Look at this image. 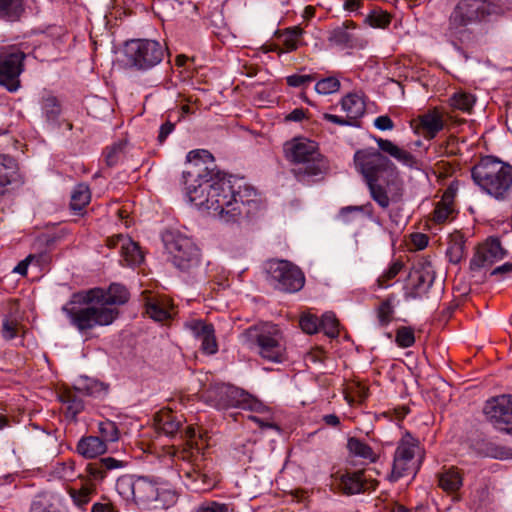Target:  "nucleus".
I'll list each match as a JSON object with an SVG mask.
<instances>
[{
  "mask_svg": "<svg viewBox=\"0 0 512 512\" xmlns=\"http://www.w3.org/2000/svg\"><path fill=\"white\" fill-rule=\"evenodd\" d=\"M474 183L498 201L512 194V166L493 156H486L471 169Z\"/></svg>",
  "mask_w": 512,
  "mask_h": 512,
  "instance_id": "5",
  "label": "nucleus"
},
{
  "mask_svg": "<svg viewBox=\"0 0 512 512\" xmlns=\"http://www.w3.org/2000/svg\"><path fill=\"white\" fill-rule=\"evenodd\" d=\"M390 190V195L387 189L380 182L367 183L370 197L382 209H387L390 203H397L402 200L404 194L403 182L400 179H391L384 181Z\"/></svg>",
  "mask_w": 512,
  "mask_h": 512,
  "instance_id": "19",
  "label": "nucleus"
},
{
  "mask_svg": "<svg viewBox=\"0 0 512 512\" xmlns=\"http://www.w3.org/2000/svg\"><path fill=\"white\" fill-rule=\"evenodd\" d=\"M356 27L353 21H345L340 26L335 27L328 37L331 44L343 48H351L354 46V35L350 30Z\"/></svg>",
  "mask_w": 512,
  "mask_h": 512,
  "instance_id": "28",
  "label": "nucleus"
},
{
  "mask_svg": "<svg viewBox=\"0 0 512 512\" xmlns=\"http://www.w3.org/2000/svg\"><path fill=\"white\" fill-rule=\"evenodd\" d=\"M414 121L417 123L416 132L427 140L434 139L445 126L441 113L436 109L419 115Z\"/></svg>",
  "mask_w": 512,
  "mask_h": 512,
  "instance_id": "21",
  "label": "nucleus"
},
{
  "mask_svg": "<svg viewBox=\"0 0 512 512\" xmlns=\"http://www.w3.org/2000/svg\"><path fill=\"white\" fill-rule=\"evenodd\" d=\"M157 423L163 433L173 436L180 429L182 420L177 419L171 411H163L157 416Z\"/></svg>",
  "mask_w": 512,
  "mask_h": 512,
  "instance_id": "40",
  "label": "nucleus"
},
{
  "mask_svg": "<svg viewBox=\"0 0 512 512\" xmlns=\"http://www.w3.org/2000/svg\"><path fill=\"white\" fill-rule=\"evenodd\" d=\"M175 128V125L169 121L162 124L160 127L159 135H158V141L159 143H163L169 134L173 132Z\"/></svg>",
  "mask_w": 512,
  "mask_h": 512,
  "instance_id": "61",
  "label": "nucleus"
},
{
  "mask_svg": "<svg viewBox=\"0 0 512 512\" xmlns=\"http://www.w3.org/2000/svg\"><path fill=\"white\" fill-rule=\"evenodd\" d=\"M201 346L200 349L202 353L206 355H214L218 351V343L215 336L214 327L209 330L200 340Z\"/></svg>",
  "mask_w": 512,
  "mask_h": 512,
  "instance_id": "53",
  "label": "nucleus"
},
{
  "mask_svg": "<svg viewBox=\"0 0 512 512\" xmlns=\"http://www.w3.org/2000/svg\"><path fill=\"white\" fill-rule=\"evenodd\" d=\"M95 493V486L93 484H84L80 489H69V495L73 500V503L79 507L84 508Z\"/></svg>",
  "mask_w": 512,
  "mask_h": 512,
  "instance_id": "42",
  "label": "nucleus"
},
{
  "mask_svg": "<svg viewBox=\"0 0 512 512\" xmlns=\"http://www.w3.org/2000/svg\"><path fill=\"white\" fill-rule=\"evenodd\" d=\"M506 251L502 248L499 239L489 238L480 244L470 260V269L478 271L494 264L505 257Z\"/></svg>",
  "mask_w": 512,
  "mask_h": 512,
  "instance_id": "18",
  "label": "nucleus"
},
{
  "mask_svg": "<svg viewBox=\"0 0 512 512\" xmlns=\"http://www.w3.org/2000/svg\"><path fill=\"white\" fill-rule=\"evenodd\" d=\"M396 344L401 348H409L415 343L414 329L408 326H401L396 330Z\"/></svg>",
  "mask_w": 512,
  "mask_h": 512,
  "instance_id": "52",
  "label": "nucleus"
},
{
  "mask_svg": "<svg viewBox=\"0 0 512 512\" xmlns=\"http://www.w3.org/2000/svg\"><path fill=\"white\" fill-rule=\"evenodd\" d=\"M395 296L389 295L376 308V317L378 325L381 328L387 327L394 319L395 314Z\"/></svg>",
  "mask_w": 512,
  "mask_h": 512,
  "instance_id": "37",
  "label": "nucleus"
},
{
  "mask_svg": "<svg viewBox=\"0 0 512 512\" xmlns=\"http://www.w3.org/2000/svg\"><path fill=\"white\" fill-rule=\"evenodd\" d=\"M323 118L329 122H332L334 124L340 125V126H351L353 125L352 121L349 118H343L334 114L325 113L323 115Z\"/></svg>",
  "mask_w": 512,
  "mask_h": 512,
  "instance_id": "60",
  "label": "nucleus"
},
{
  "mask_svg": "<svg viewBox=\"0 0 512 512\" xmlns=\"http://www.w3.org/2000/svg\"><path fill=\"white\" fill-rule=\"evenodd\" d=\"M77 389L79 391L84 392L87 395L95 396V397L106 395L108 392V386H106L104 383L99 382L94 379H88V378L83 380L79 384Z\"/></svg>",
  "mask_w": 512,
  "mask_h": 512,
  "instance_id": "45",
  "label": "nucleus"
},
{
  "mask_svg": "<svg viewBox=\"0 0 512 512\" xmlns=\"http://www.w3.org/2000/svg\"><path fill=\"white\" fill-rule=\"evenodd\" d=\"M379 150L366 148L354 154L356 170L361 173L367 183L381 182L398 178L396 165L381 152L388 154L401 164L413 168L417 161L409 151L397 146L391 140L374 137Z\"/></svg>",
  "mask_w": 512,
  "mask_h": 512,
  "instance_id": "3",
  "label": "nucleus"
},
{
  "mask_svg": "<svg viewBox=\"0 0 512 512\" xmlns=\"http://www.w3.org/2000/svg\"><path fill=\"white\" fill-rule=\"evenodd\" d=\"M340 81L334 76L322 78L315 84V91L321 95H329L339 91Z\"/></svg>",
  "mask_w": 512,
  "mask_h": 512,
  "instance_id": "49",
  "label": "nucleus"
},
{
  "mask_svg": "<svg viewBox=\"0 0 512 512\" xmlns=\"http://www.w3.org/2000/svg\"><path fill=\"white\" fill-rule=\"evenodd\" d=\"M450 105L458 110L469 113L475 104V97L466 92H457L449 100Z\"/></svg>",
  "mask_w": 512,
  "mask_h": 512,
  "instance_id": "43",
  "label": "nucleus"
},
{
  "mask_svg": "<svg viewBox=\"0 0 512 512\" xmlns=\"http://www.w3.org/2000/svg\"><path fill=\"white\" fill-rule=\"evenodd\" d=\"M512 275V263H504L496 268H494L491 272V276H499L500 279H505Z\"/></svg>",
  "mask_w": 512,
  "mask_h": 512,
  "instance_id": "59",
  "label": "nucleus"
},
{
  "mask_svg": "<svg viewBox=\"0 0 512 512\" xmlns=\"http://www.w3.org/2000/svg\"><path fill=\"white\" fill-rule=\"evenodd\" d=\"M347 448L349 452L355 456L369 460L370 462H376L378 456L373 449L356 437H350L347 442Z\"/></svg>",
  "mask_w": 512,
  "mask_h": 512,
  "instance_id": "39",
  "label": "nucleus"
},
{
  "mask_svg": "<svg viewBox=\"0 0 512 512\" xmlns=\"http://www.w3.org/2000/svg\"><path fill=\"white\" fill-rule=\"evenodd\" d=\"M60 401L66 406V416L75 419L84 409L83 400L71 390H65L59 395Z\"/></svg>",
  "mask_w": 512,
  "mask_h": 512,
  "instance_id": "36",
  "label": "nucleus"
},
{
  "mask_svg": "<svg viewBox=\"0 0 512 512\" xmlns=\"http://www.w3.org/2000/svg\"><path fill=\"white\" fill-rule=\"evenodd\" d=\"M242 337L252 350H255L263 359L279 363L285 358V343L283 335L277 325L260 323L246 329Z\"/></svg>",
  "mask_w": 512,
  "mask_h": 512,
  "instance_id": "7",
  "label": "nucleus"
},
{
  "mask_svg": "<svg viewBox=\"0 0 512 512\" xmlns=\"http://www.w3.org/2000/svg\"><path fill=\"white\" fill-rule=\"evenodd\" d=\"M374 126L381 131H387L394 128V122L388 115H381L374 120Z\"/></svg>",
  "mask_w": 512,
  "mask_h": 512,
  "instance_id": "58",
  "label": "nucleus"
},
{
  "mask_svg": "<svg viewBox=\"0 0 512 512\" xmlns=\"http://www.w3.org/2000/svg\"><path fill=\"white\" fill-rule=\"evenodd\" d=\"M185 327L188 329L192 335L200 341L201 338L209 332L214 326L211 323H207L200 319H191L185 322Z\"/></svg>",
  "mask_w": 512,
  "mask_h": 512,
  "instance_id": "51",
  "label": "nucleus"
},
{
  "mask_svg": "<svg viewBox=\"0 0 512 512\" xmlns=\"http://www.w3.org/2000/svg\"><path fill=\"white\" fill-rule=\"evenodd\" d=\"M300 327L307 334H314L320 331V320L312 314L303 315L300 318Z\"/></svg>",
  "mask_w": 512,
  "mask_h": 512,
  "instance_id": "54",
  "label": "nucleus"
},
{
  "mask_svg": "<svg viewBox=\"0 0 512 512\" xmlns=\"http://www.w3.org/2000/svg\"><path fill=\"white\" fill-rule=\"evenodd\" d=\"M128 299L126 287L114 283L107 290L95 288L73 294L62 311L73 327L86 333L96 327L111 325L119 316L115 306L125 304Z\"/></svg>",
  "mask_w": 512,
  "mask_h": 512,
  "instance_id": "2",
  "label": "nucleus"
},
{
  "mask_svg": "<svg viewBox=\"0 0 512 512\" xmlns=\"http://www.w3.org/2000/svg\"><path fill=\"white\" fill-rule=\"evenodd\" d=\"M17 171L16 160L9 155L0 154V196L4 195L6 187L12 182Z\"/></svg>",
  "mask_w": 512,
  "mask_h": 512,
  "instance_id": "33",
  "label": "nucleus"
},
{
  "mask_svg": "<svg viewBox=\"0 0 512 512\" xmlns=\"http://www.w3.org/2000/svg\"><path fill=\"white\" fill-rule=\"evenodd\" d=\"M123 466V461L117 460L113 457H105L96 462L89 463L86 467V471L90 480L102 481L106 477L108 471L119 469Z\"/></svg>",
  "mask_w": 512,
  "mask_h": 512,
  "instance_id": "25",
  "label": "nucleus"
},
{
  "mask_svg": "<svg viewBox=\"0 0 512 512\" xmlns=\"http://www.w3.org/2000/svg\"><path fill=\"white\" fill-rule=\"evenodd\" d=\"M412 242L418 249H424L428 245V237L421 233L412 235Z\"/></svg>",
  "mask_w": 512,
  "mask_h": 512,
  "instance_id": "63",
  "label": "nucleus"
},
{
  "mask_svg": "<svg viewBox=\"0 0 512 512\" xmlns=\"http://www.w3.org/2000/svg\"><path fill=\"white\" fill-rule=\"evenodd\" d=\"M484 413L495 426L512 434V395L504 394L488 400Z\"/></svg>",
  "mask_w": 512,
  "mask_h": 512,
  "instance_id": "17",
  "label": "nucleus"
},
{
  "mask_svg": "<svg viewBox=\"0 0 512 512\" xmlns=\"http://www.w3.org/2000/svg\"><path fill=\"white\" fill-rule=\"evenodd\" d=\"M123 145L117 143L106 149L105 159L108 166H114L117 164L120 154L122 152Z\"/></svg>",
  "mask_w": 512,
  "mask_h": 512,
  "instance_id": "57",
  "label": "nucleus"
},
{
  "mask_svg": "<svg viewBox=\"0 0 512 512\" xmlns=\"http://www.w3.org/2000/svg\"><path fill=\"white\" fill-rule=\"evenodd\" d=\"M206 402L218 410L241 408L249 411H260L261 402L242 389L228 384H213L205 392Z\"/></svg>",
  "mask_w": 512,
  "mask_h": 512,
  "instance_id": "10",
  "label": "nucleus"
},
{
  "mask_svg": "<svg viewBox=\"0 0 512 512\" xmlns=\"http://www.w3.org/2000/svg\"><path fill=\"white\" fill-rule=\"evenodd\" d=\"M23 12V0H0V18L16 21L19 20Z\"/></svg>",
  "mask_w": 512,
  "mask_h": 512,
  "instance_id": "38",
  "label": "nucleus"
},
{
  "mask_svg": "<svg viewBox=\"0 0 512 512\" xmlns=\"http://www.w3.org/2000/svg\"><path fill=\"white\" fill-rule=\"evenodd\" d=\"M19 329L17 321L6 319L3 322L2 336L5 340H12L18 335Z\"/></svg>",
  "mask_w": 512,
  "mask_h": 512,
  "instance_id": "55",
  "label": "nucleus"
},
{
  "mask_svg": "<svg viewBox=\"0 0 512 512\" xmlns=\"http://www.w3.org/2000/svg\"><path fill=\"white\" fill-rule=\"evenodd\" d=\"M320 330L330 338H336L339 335V322L335 314L326 312L320 319Z\"/></svg>",
  "mask_w": 512,
  "mask_h": 512,
  "instance_id": "44",
  "label": "nucleus"
},
{
  "mask_svg": "<svg viewBox=\"0 0 512 512\" xmlns=\"http://www.w3.org/2000/svg\"><path fill=\"white\" fill-rule=\"evenodd\" d=\"M341 108L352 123L361 118L366 111V104L362 96L357 93H348L341 100Z\"/></svg>",
  "mask_w": 512,
  "mask_h": 512,
  "instance_id": "29",
  "label": "nucleus"
},
{
  "mask_svg": "<svg viewBox=\"0 0 512 512\" xmlns=\"http://www.w3.org/2000/svg\"><path fill=\"white\" fill-rule=\"evenodd\" d=\"M285 158L298 165L292 173L299 182L310 183L311 179L327 170V162L321 155L316 142L307 138H294L283 145Z\"/></svg>",
  "mask_w": 512,
  "mask_h": 512,
  "instance_id": "6",
  "label": "nucleus"
},
{
  "mask_svg": "<svg viewBox=\"0 0 512 512\" xmlns=\"http://www.w3.org/2000/svg\"><path fill=\"white\" fill-rule=\"evenodd\" d=\"M26 54L17 46L0 50V86L9 92H16L20 86V75L24 71Z\"/></svg>",
  "mask_w": 512,
  "mask_h": 512,
  "instance_id": "15",
  "label": "nucleus"
},
{
  "mask_svg": "<svg viewBox=\"0 0 512 512\" xmlns=\"http://www.w3.org/2000/svg\"><path fill=\"white\" fill-rule=\"evenodd\" d=\"M182 178L191 203L210 210L226 223L252 218L261 208L256 190L243 178L214 171V157L204 149L187 154Z\"/></svg>",
  "mask_w": 512,
  "mask_h": 512,
  "instance_id": "1",
  "label": "nucleus"
},
{
  "mask_svg": "<svg viewBox=\"0 0 512 512\" xmlns=\"http://www.w3.org/2000/svg\"><path fill=\"white\" fill-rule=\"evenodd\" d=\"M166 54V48L152 39H131L124 46V57L129 69L147 72L159 65Z\"/></svg>",
  "mask_w": 512,
  "mask_h": 512,
  "instance_id": "8",
  "label": "nucleus"
},
{
  "mask_svg": "<svg viewBox=\"0 0 512 512\" xmlns=\"http://www.w3.org/2000/svg\"><path fill=\"white\" fill-rule=\"evenodd\" d=\"M90 188L85 183L77 184L71 194L70 208L76 214L82 215V211L90 203Z\"/></svg>",
  "mask_w": 512,
  "mask_h": 512,
  "instance_id": "35",
  "label": "nucleus"
},
{
  "mask_svg": "<svg viewBox=\"0 0 512 512\" xmlns=\"http://www.w3.org/2000/svg\"><path fill=\"white\" fill-rule=\"evenodd\" d=\"M315 79L314 75L293 74L286 78V82L291 87H306Z\"/></svg>",
  "mask_w": 512,
  "mask_h": 512,
  "instance_id": "56",
  "label": "nucleus"
},
{
  "mask_svg": "<svg viewBox=\"0 0 512 512\" xmlns=\"http://www.w3.org/2000/svg\"><path fill=\"white\" fill-rule=\"evenodd\" d=\"M303 29L298 26L289 27L285 30H278L275 39L279 41L281 52L287 53L298 49L303 36Z\"/></svg>",
  "mask_w": 512,
  "mask_h": 512,
  "instance_id": "27",
  "label": "nucleus"
},
{
  "mask_svg": "<svg viewBox=\"0 0 512 512\" xmlns=\"http://www.w3.org/2000/svg\"><path fill=\"white\" fill-rule=\"evenodd\" d=\"M492 12L493 5L487 0H460L449 17V36L462 40L467 26L485 20Z\"/></svg>",
  "mask_w": 512,
  "mask_h": 512,
  "instance_id": "9",
  "label": "nucleus"
},
{
  "mask_svg": "<svg viewBox=\"0 0 512 512\" xmlns=\"http://www.w3.org/2000/svg\"><path fill=\"white\" fill-rule=\"evenodd\" d=\"M110 248H120L122 261L128 266H136L142 263L144 256L139 245L130 237L118 234L107 240Z\"/></svg>",
  "mask_w": 512,
  "mask_h": 512,
  "instance_id": "20",
  "label": "nucleus"
},
{
  "mask_svg": "<svg viewBox=\"0 0 512 512\" xmlns=\"http://www.w3.org/2000/svg\"><path fill=\"white\" fill-rule=\"evenodd\" d=\"M412 287L404 294L406 300L421 298L427 294L435 280V271L431 261L422 258L410 274Z\"/></svg>",
  "mask_w": 512,
  "mask_h": 512,
  "instance_id": "16",
  "label": "nucleus"
},
{
  "mask_svg": "<svg viewBox=\"0 0 512 512\" xmlns=\"http://www.w3.org/2000/svg\"><path fill=\"white\" fill-rule=\"evenodd\" d=\"M91 512H117V510L110 502H98L93 504Z\"/></svg>",
  "mask_w": 512,
  "mask_h": 512,
  "instance_id": "62",
  "label": "nucleus"
},
{
  "mask_svg": "<svg viewBox=\"0 0 512 512\" xmlns=\"http://www.w3.org/2000/svg\"><path fill=\"white\" fill-rule=\"evenodd\" d=\"M365 21L373 28H386L391 22V16L380 9L372 10L367 16Z\"/></svg>",
  "mask_w": 512,
  "mask_h": 512,
  "instance_id": "50",
  "label": "nucleus"
},
{
  "mask_svg": "<svg viewBox=\"0 0 512 512\" xmlns=\"http://www.w3.org/2000/svg\"><path fill=\"white\" fill-rule=\"evenodd\" d=\"M438 486L447 493H455L463 486V474L457 467H444L438 474Z\"/></svg>",
  "mask_w": 512,
  "mask_h": 512,
  "instance_id": "24",
  "label": "nucleus"
},
{
  "mask_svg": "<svg viewBox=\"0 0 512 512\" xmlns=\"http://www.w3.org/2000/svg\"><path fill=\"white\" fill-rule=\"evenodd\" d=\"M145 308L147 315L158 322L169 319L172 314V307L168 300L158 296L148 297Z\"/></svg>",
  "mask_w": 512,
  "mask_h": 512,
  "instance_id": "26",
  "label": "nucleus"
},
{
  "mask_svg": "<svg viewBox=\"0 0 512 512\" xmlns=\"http://www.w3.org/2000/svg\"><path fill=\"white\" fill-rule=\"evenodd\" d=\"M60 498L50 492L37 494L30 505L29 512H60Z\"/></svg>",
  "mask_w": 512,
  "mask_h": 512,
  "instance_id": "32",
  "label": "nucleus"
},
{
  "mask_svg": "<svg viewBox=\"0 0 512 512\" xmlns=\"http://www.w3.org/2000/svg\"><path fill=\"white\" fill-rule=\"evenodd\" d=\"M166 249L172 262L182 272L193 273L200 265V250L191 238L178 231L164 236Z\"/></svg>",
  "mask_w": 512,
  "mask_h": 512,
  "instance_id": "12",
  "label": "nucleus"
},
{
  "mask_svg": "<svg viewBox=\"0 0 512 512\" xmlns=\"http://www.w3.org/2000/svg\"><path fill=\"white\" fill-rule=\"evenodd\" d=\"M403 268V262L396 260L378 277L377 286L379 288H388L391 286V281L400 273Z\"/></svg>",
  "mask_w": 512,
  "mask_h": 512,
  "instance_id": "46",
  "label": "nucleus"
},
{
  "mask_svg": "<svg viewBox=\"0 0 512 512\" xmlns=\"http://www.w3.org/2000/svg\"><path fill=\"white\" fill-rule=\"evenodd\" d=\"M266 270L274 287L282 292H298L305 284L302 270L287 260H270Z\"/></svg>",
  "mask_w": 512,
  "mask_h": 512,
  "instance_id": "14",
  "label": "nucleus"
},
{
  "mask_svg": "<svg viewBox=\"0 0 512 512\" xmlns=\"http://www.w3.org/2000/svg\"><path fill=\"white\" fill-rule=\"evenodd\" d=\"M455 190L452 186H449L442 195V198L437 202L432 214L430 221L437 225H442L452 221L457 214L454 205Z\"/></svg>",
  "mask_w": 512,
  "mask_h": 512,
  "instance_id": "22",
  "label": "nucleus"
},
{
  "mask_svg": "<svg viewBox=\"0 0 512 512\" xmlns=\"http://www.w3.org/2000/svg\"><path fill=\"white\" fill-rule=\"evenodd\" d=\"M338 485L342 492L347 495L358 494L365 491L369 486L364 477V471H352L341 474L338 478Z\"/></svg>",
  "mask_w": 512,
  "mask_h": 512,
  "instance_id": "23",
  "label": "nucleus"
},
{
  "mask_svg": "<svg viewBox=\"0 0 512 512\" xmlns=\"http://www.w3.org/2000/svg\"><path fill=\"white\" fill-rule=\"evenodd\" d=\"M41 112L45 121L52 127L59 126L61 115V104L57 97L52 94H45L40 100Z\"/></svg>",
  "mask_w": 512,
  "mask_h": 512,
  "instance_id": "30",
  "label": "nucleus"
},
{
  "mask_svg": "<svg viewBox=\"0 0 512 512\" xmlns=\"http://www.w3.org/2000/svg\"><path fill=\"white\" fill-rule=\"evenodd\" d=\"M98 429L100 438L105 444L106 442L118 441L120 432L115 422L110 420L101 421Z\"/></svg>",
  "mask_w": 512,
  "mask_h": 512,
  "instance_id": "48",
  "label": "nucleus"
},
{
  "mask_svg": "<svg viewBox=\"0 0 512 512\" xmlns=\"http://www.w3.org/2000/svg\"><path fill=\"white\" fill-rule=\"evenodd\" d=\"M116 491L143 509H166L176 501L175 492L162 488L156 478L149 476L123 475L116 481Z\"/></svg>",
  "mask_w": 512,
  "mask_h": 512,
  "instance_id": "4",
  "label": "nucleus"
},
{
  "mask_svg": "<svg viewBox=\"0 0 512 512\" xmlns=\"http://www.w3.org/2000/svg\"><path fill=\"white\" fill-rule=\"evenodd\" d=\"M465 242V237L461 232L455 231L450 234L446 255L451 263L458 264L464 258Z\"/></svg>",
  "mask_w": 512,
  "mask_h": 512,
  "instance_id": "34",
  "label": "nucleus"
},
{
  "mask_svg": "<svg viewBox=\"0 0 512 512\" xmlns=\"http://www.w3.org/2000/svg\"><path fill=\"white\" fill-rule=\"evenodd\" d=\"M420 454L419 441L410 433H406L396 447L392 471L388 476L389 481L396 482L404 476L416 474L420 464L416 456Z\"/></svg>",
  "mask_w": 512,
  "mask_h": 512,
  "instance_id": "13",
  "label": "nucleus"
},
{
  "mask_svg": "<svg viewBox=\"0 0 512 512\" xmlns=\"http://www.w3.org/2000/svg\"><path fill=\"white\" fill-rule=\"evenodd\" d=\"M192 512H234V506L231 503L205 500L198 504Z\"/></svg>",
  "mask_w": 512,
  "mask_h": 512,
  "instance_id": "47",
  "label": "nucleus"
},
{
  "mask_svg": "<svg viewBox=\"0 0 512 512\" xmlns=\"http://www.w3.org/2000/svg\"><path fill=\"white\" fill-rule=\"evenodd\" d=\"M366 212L369 216L373 214V207L371 203H366L360 206H346L340 209L337 219L341 221L343 224H350L355 221L356 215Z\"/></svg>",
  "mask_w": 512,
  "mask_h": 512,
  "instance_id": "41",
  "label": "nucleus"
},
{
  "mask_svg": "<svg viewBox=\"0 0 512 512\" xmlns=\"http://www.w3.org/2000/svg\"><path fill=\"white\" fill-rule=\"evenodd\" d=\"M107 451V445L98 436L82 437L77 444V452L88 459L95 458Z\"/></svg>",
  "mask_w": 512,
  "mask_h": 512,
  "instance_id": "31",
  "label": "nucleus"
},
{
  "mask_svg": "<svg viewBox=\"0 0 512 512\" xmlns=\"http://www.w3.org/2000/svg\"><path fill=\"white\" fill-rule=\"evenodd\" d=\"M33 259V256L32 255H29L27 258H25L24 260L20 261L16 266L15 268L13 269V271L15 273H18L22 276H25L27 274V269H28V265L30 263V261Z\"/></svg>",
  "mask_w": 512,
  "mask_h": 512,
  "instance_id": "64",
  "label": "nucleus"
},
{
  "mask_svg": "<svg viewBox=\"0 0 512 512\" xmlns=\"http://www.w3.org/2000/svg\"><path fill=\"white\" fill-rule=\"evenodd\" d=\"M200 450V447H197V452L192 447L177 450L174 459L176 462L181 461L179 476L186 479V485L195 490H208L213 486V481L206 471L205 458Z\"/></svg>",
  "mask_w": 512,
  "mask_h": 512,
  "instance_id": "11",
  "label": "nucleus"
}]
</instances>
